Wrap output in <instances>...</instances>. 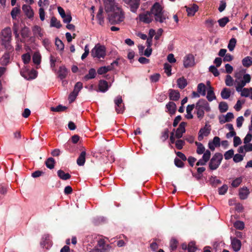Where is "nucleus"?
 I'll use <instances>...</instances> for the list:
<instances>
[{"instance_id": "obj_45", "label": "nucleus", "mask_w": 252, "mask_h": 252, "mask_svg": "<svg viewBox=\"0 0 252 252\" xmlns=\"http://www.w3.org/2000/svg\"><path fill=\"white\" fill-rule=\"evenodd\" d=\"M164 72L168 76H170L171 75V65L169 63H165L164 64Z\"/></svg>"}, {"instance_id": "obj_26", "label": "nucleus", "mask_w": 252, "mask_h": 252, "mask_svg": "<svg viewBox=\"0 0 252 252\" xmlns=\"http://www.w3.org/2000/svg\"><path fill=\"white\" fill-rule=\"evenodd\" d=\"M177 83L178 87L181 89H184L188 85L187 81L184 77L178 79Z\"/></svg>"}, {"instance_id": "obj_6", "label": "nucleus", "mask_w": 252, "mask_h": 252, "mask_svg": "<svg viewBox=\"0 0 252 252\" xmlns=\"http://www.w3.org/2000/svg\"><path fill=\"white\" fill-rule=\"evenodd\" d=\"M127 5L130 10L133 13H136L138 9L141 0H123Z\"/></svg>"}, {"instance_id": "obj_61", "label": "nucleus", "mask_w": 252, "mask_h": 252, "mask_svg": "<svg viewBox=\"0 0 252 252\" xmlns=\"http://www.w3.org/2000/svg\"><path fill=\"white\" fill-rule=\"evenodd\" d=\"M243 158H244L243 156H242L240 154H236V155H235L234 156L233 160L235 162L237 163V162H240L242 160H243Z\"/></svg>"}, {"instance_id": "obj_11", "label": "nucleus", "mask_w": 252, "mask_h": 252, "mask_svg": "<svg viewBox=\"0 0 252 252\" xmlns=\"http://www.w3.org/2000/svg\"><path fill=\"white\" fill-rule=\"evenodd\" d=\"M187 123L183 122H181L179 127L177 128L176 131L175 137L180 139L183 136V134L186 131L185 126L187 125Z\"/></svg>"}, {"instance_id": "obj_24", "label": "nucleus", "mask_w": 252, "mask_h": 252, "mask_svg": "<svg viewBox=\"0 0 252 252\" xmlns=\"http://www.w3.org/2000/svg\"><path fill=\"white\" fill-rule=\"evenodd\" d=\"M58 176L63 180H67L71 178V175L67 173H65L63 170L60 169L57 171Z\"/></svg>"}, {"instance_id": "obj_50", "label": "nucleus", "mask_w": 252, "mask_h": 252, "mask_svg": "<svg viewBox=\"0 0 252 252\" xmlns=\"http://www.w3.org/2000/svg\"><path fill=\"white\" fill-rule=\"evenodd\" d=\"M22 58L24 64H28L30 62L31 57L30 54L27 53L23 54L22 56Z\"/></svg>"}, {"instance_id": "obj_52", "label": "nucleus", "mask_w": 252, "mask_h": 252, "mask_svg": "<svg viewBox=\"0 0 252 252\" xmlns=\"http://www.w3.org/2000/svg\"><path fill=\"white\" fill-rule=\"evenodd\" d=\"M20 12V9L17 7H14L11 11V15L13 19L16 18L17 15Z\"/></svg>"}, {"instance_id": "obj_5", "label": "nucleus", "mask_w": 252, "mask_h": 252, "mask_svg": "<svg viewBox=\"0 0 252 252\" xmlns=\"http://www.w3.org/2000/svg\"><path fill=\"white\" fill-rule=\"evenodd\" d=\"M91 55L94 58H104L106 55L105 46L97 44L91 51Z\"/></svg>"}, {"instance_id": "obj_62", "label": "nucleus", "mask_w": 252, "mask_h": 252, "mask_svg": "<svg viewBox=\"0 0 252 252\" xmlns=\"http://www.w3.org/2000/svg\"><path fill=\"white\" fill-rule=\"evenodd\" d=\"M226 6V2L225 1V0H221L220 1V6H219V7L218 8L219 11L220 12H222L225 9Z\"/></svg>"}, {"instance_id": "obj_2", "label": "nucleus", "mask_w": 252, "mask_h": 252, "mask_svg": "<svg viewBox=\"0 0 252 252\" xmlns=\"http://www.w3.org/2000/svg\"><path fill=\"white\" fill-rule=\"evenodd\" d=\"M11 31L10 28H5L1 31L0 43L8 51H10L12 48L11 45Z\"/></svg>"}, {"instance_id": "obj_54", "label": "nucleus", "mask_w": 252, "mask_h": 252, "mask_svg": "<svg viewBox=\"0 0 252 252\" xmlns=\"http://www.w3.org/2000/svg\"><path fill=\"white\" fill-rule=\"evenodd\" d=\"M210 157H211V152L209 150H207L204 153L202 158L205 161L207 162L210 159Z\"/></svg>"}, {"instance_id": "obj_14", "label": "nucleus", "mask_w": 252, "mask_h": 252, "mask_svg": "<svg viewBox=\"0 0 252 252\" xmlns=\"http://www.w3.org/2000/svg\"><path fill=\"white\" fill-rule=\"evenodd\" d=\"M167 112L171 115L175 114L177 110L176 104L173 101H169L165 106Z\"/></svg>"}, {"instance_id": "obj_35", "label": "nucleus", "mask_w": 252, "mask_h": 252, "mask_svg": "<svg viewBox=\"0 0 252 252\" xmlns=\"http://www.w3.org/2000/svg\"><path fill=\"white\" fill-rule=\"evenodd\" d=\"M195 109L197 110L196 114L198 118L201 119L204 116V111L203 108H201L199 105H195Z\"/></svg>"}, {"instance_id": "obj_38", "label": "nucleus", "mask_w": 252, "mask_h": 252, "mask_svg": "<svg viewBox=\"0 0 252 252\" xmlns=\"http://www.w3.org/2000/svg\"><path fill=\"white\" fill-rule=\"evenodd\" d=\"M30 31L29 28L24 27L21 30V34L23 38H27L30 36Z\"/></svg>"}, {"instance_id": "obj_21", "label": "nucleus", "mask_w": 252, "mask_h": 252, "mask_svg": "<svg viewBox=\"0 0 252 252\" xmlns=\"http://www.w3.org/2000/svg\"><path fill=\"white\" fill-rule=\"evenodd\" d=\"M249 193V190L247 187L241 188L239 193L240 198L242 200L247 199Z\"/></svg>"}, {"instance_id": "obj_39", "label": "nucleus", "mask_w": 252, "mask_h": 252, "mask_svg": "<svg viewBox=\"0 0 252 252\" xmlns=\"http://www.w3.org/2000/svg\"><path fill=\"white\" fill-rule=\"evenodd\" d=\"M237 40L235 38H232L229 41L227 47L229 51H232L234 50L236 46Z\"/></svg>"}, {"instance_id": "obj_9", "label": "nucleus", "mask_w": 252, "mask_h": 252, "mask_svg": "<svg viewBox=\"0 0 252 252\" xmlns=\"http://www.w3.org/2000/svg\"><path fill=\"white\" fill-rule=\"evenodd\" d=\"M139 18L140 21L146 24L150 23L153 20L150 11H147L145 13L140 14L139 15Z\"/></svg>"}, {"instance_id": "obj_3", "label": "nucleus", "mask_w": 252, "mask_h": 252, "mask_svg": "<svg viewBox=\"0 0 252 252\" xmlns=\"http://www.w3.org/2000/svg\"><path fill=\"white\" fill-rule=\"evenodd\" d=\"M125 18L124 14L121 9L116 7V11L108 15V20L111 25L119 24L123 21Z\"/></svg>"}, {"instance_id": "obj_48", "label": "nucleus", "mask_w": 252, "mask_h": 252, "mask_svg": "<svg viewBox=\"0 0 252 252\" xmlns=\"http://www.w3.org/2000/svg\"><path fill=\"white\" fill-rule=\"evenodd\" d=\"M233 155H234V151L232 149H230V150L226 151L224 153V158L226 160L232 158Z\"/></svg>"}, {"instance_id": "obj_56", "label": "nucleus", "mask_w": 252, "mask_h": 252, "mask_svg": "<svg viewBox=\"0 0 252 252\" xmlns=\"http://www.w3.org/2000/svg\"><path fill=\"white\" fill-rule=\"evenodd\" d=\"M218 190L219 194L223 195L227 192L228 190V187L227 185H224L220 188H219Z\"/></svg>"}, {"instance_id": "obj_53", "label": "nucleus", "mask_w": 252, "mask_h": 252, "mask_svg": "<svg viewBox=\"0 0 252 252\" xmlns=\"http://www.w3.org/2000/svg\"><path fill=\"white\" fill-rule=\"evenodd\" d=\"M169 130L168 128L164 129V131L162 133L160 138L163 141H165L168 139L169 137Z\"/></svg>"}, {"instance_id": "obj_19", "label": "nucleus", "mask_w": 252, "mask_h": 252, "mask_svg": "<svg viewBox=\"0 0 252 252\" xmlns=\"http://www.w3.org/2000/svg\"><path fill=\"white\" fill-rule=\"evenodd\" d=\"M96 75L95 69L92 68L89 70L88 74H86L83 77L82 80L85 81H87L90 79H94Z\"/></svg>"}, {"instance_id": "obj_22", "label": "nucleus", "mask_w": 252, "mask_h": 252, "mask_svg": "<svg viewBox=\"0 0 252 252\" xmlns=\"http://www.w3.org/2000/svg\"><path fill=\"white\" fill-rule=\"evenodd\" d=\"M206 97L209 101H212L216 99V97L214 92V88L211 86H210L208 88Z\"/></svg>"}, {"instance_id": "obj_41", "label": "nucleus", "mask_w": 252, "mask_h": 252, "mask_svg": "<svg viewBox=\"0 0 252 252\" xmlns=\"http://www.w3.org/2000/svg\"><path fill=\"white\" fill-rule=\"evenodd\" d=\"M219 26L220 27H224L229 22V20L228 17H224L218 20Z\"/></svg>"}, {"instance_id": "obj_15", "label": "nucleus", "mask_w": 252, "mask_h": 252, "mask_svg": "<svg viewBox=\"0 0 252 252\" xmlns=\"http://www.w3.org/2000/svg\"><path fill=\"white\" fill-rule=\"evenodd\" d=\"M109 87L106 81L100 80L98 83V90L97 91L105 93L108 90Z\"/></svg>"}, {"instance_id": "obj_8", "label": "nucleus", "mask_w": 252, "mask_h": 252, "mask_svg": "<svg viewBox=\"0 0 252 252\" xmlns=\"http://www.w3.org/2000/svg\"><path fill=\"white\" fill-rule=\"evenodd\" d=\"M115 104V110L118 114L123 113L125 107L123 103V100L121 96H118L114 100Z\"/></svg>"}, {"instance_id": "obj_43", "label": "nucleus", "mask_w": 252, "mask_h": 252, "mask_svg": "<svg viewBox=\"0 0 252 252\" xmlns=\"http://www.w3.org/2000/svg\"><path fill=\"white\" fill-rule=\"evenodd\" d=\"M242 182V178L241 177H238L232 181L231 186L234 188H237L241 184Z\"/></svg>"}, {"instance_id": "obj_59", "label": "nucleus", "mask_w": 252, "mask_h": 252, "mask_svg": "<svg viewBox=\"0 0 252 252\" xmlns=\"http://www.w3.org/2000/svg\"><path fill=\"white\" fill-rule=\"evenodd\" d=\"M178 241L175 239H172L170 241V247L171 250L174 251L177 247Z\"/></svg>"}, {"instance_id": "obj_13", "label": "nucleus", "mask_w": 252, "mask_h": 252, "mask_svg": "<svg viewBox=\"0 0 252 252\" xmlns=\"http://www.w3.org/2000/svg\"><path fill=\"white\" fill-rule=\"evenodd\" d=\"M169 98L171 101H178L180 97V94L177 90L173 89H169Z\"/></svg>"}, {"instance_id": "obj_30", "label": "nucleus", "mask_w": 252, "mask_h": 252, "mask_svg": "<svg viewBox=\"0 0 252 252\" xmlns=\"http://www.w3.org/2000/svg\"><path fill=\"white\" fill-rule=\"evenodd\" d=\"M41 57L38 52H35L32 56V61L36 64H39L41 62Z\"/></svg>"}, {"instance_id": "obj_36", "label": "nucleus", "mask_w": 252, "mask_h": 252, "mask_svg": "<svg viewBox=\"0 0 252 252\" xmlns=\"http://www.w3.org/2000/svg\"><path fill=\"white\" fill-rule=\"evenodd\" d=\"M32 31L34 35L38 34L40 37H42L43 33L41 32V29L39 26L37 25L34 26L32 27Z\"/></svg>"}, {"instance_id": "obj_27", "label": "nucleus", "mask_w": 252, "mask_h": 252, "mask_svg": "<svg viewBox=\"0 0 252 252\" xmlns=\"http://www.w3.org/2000/svg\"><path fill=\"white\" fill-rule=\"evenodd\" d=\"M55 163V160L51 157L48 158L45 161L46 167L50 169H52L54 168Z\"/></svg>"}, {"instance_id": "obj_12", "label": "nucleus", "mask_w": 252, "mask_h": 252, "mask_svg": "<svg viewBox=\"0 0 252 252\" xmlns=\"http://www.w3.org/2000/svg\"><path fill=\"white\" fill-rule=\"evenodd\" d=\"M68 72L69 70L64 65L61 66L57 72L58 78L63 80L66 77Z\"/></svg>"}, {"instance_id": "obj_47", "label": "nucleus", "mask_w": 252, "mask_h": 252, "mask_svg": "<svg viewBox=\"0 0 252 252\" xmlns=\"http://www.w3.org/2000/svg\"><path fill=\"white\" fill-rule=\"evenodd\" d=\"M197 248L195 246V243L193 242H190L189 243L188 246V252H195Z\"/></svg>"}, {"instance_id": "obj_17", "label": "nucleus", "mask_w": 252, "mask_h": 252, "mask_svg": "<svg viewBox=\"0 0 252 252\" xmlns=\"http://www.w3.org/2000/svg\"><path fill=\"white\" fill-rule=\"evenodd\" d=\"M22 10L29 18L31 19L33 17V11L30 5L24 4L22 6Z\"/></svg>"}, {"instance_id": "obj_49", "label": "nucleus", "mask_w": 252, "mask_h": 252, "mask_svg": "<svg viewBox=\"0 0 252 252\" xmlns=\"http://www.w3.org/2000/svg\"><path fill=\"white\" fill-rule=\"evenodd\" d=\"M83 88V84L81 82H77L74 88L73 91L77 93L78 94L79 92L81 91V90Z\"/></svg>"}, {"instance_id": "obj_37", "label": "nucleus", "mask_w": 252, "mask_h": 252, "mask_svg": "<svg viewBox=\"0 0 252 252\" xmlns=\"http://www.w3.org/2000/svg\"><path fill=\"white\" fill-rule=\"evenodd\" d=\"M195 145L197 146L196 153L199 155L204 153L205 149L203 144L200 142H195Z\"/></svg>"}, {"instance_id": "obj_20", "label": "nucleus", "mask_w": 252, "mask_h": 252, "mask_svg": "<svg viewBox=\"0 0 252 252\" xmlns=\"http://www.w3.org/2000/svg\"><path fill=\"white\" fill-rule=\"evenodd\" d=\"M185 8H186V11L189 16H193L198 10V6L195 4H193L191 7L186 6Z\"/></svg>"}, {"instance_id": "obj_7", "label": "nucleus", "mask_w": 252, "mask_h": 252, "mask_svg": "<svg viewBox=\"0 0 252 252\" xmlns=\"http://www.w3.org/2000/svg\"><path fill=\"white\" fill-rule=\"evenodd\" d=\"M211 130V126L206 124L205 126L201 128L198 132V141H201L203 139L204 136H208L210 133Z\"/></svg>"}, {"instance_id": "obj_10", "label": "nucleus", "mask_w": 252, "mask_h": 252, "mask_svg": "<svg viewBox=\"0 0 252 252\" xmlns=\"http://www.w3.org/2000/svg\"><path fill=\"white\" fill-rule=\"evenodd\" d=\"M194 64V58L192 54H188L184 57V65L185 67L188 68L193 66Z\"/></svg>"}, {"instance_id": "obj_60", "label": "nucleus", "mask_w": 252, "mask_h": 252, "mask_svg": "<svg viewBox=\"0 0 252 252\" xmlns=\"http://www.w3.org/2000/svg\"><path fill=\"white\" fill-rule=\"evenodd\" d=\"M209 103L207 102V101L204 99H200L198 102L196 104V105H199V106L202 108H204L205 107L208 105Z\"/></svg>"}, {"instance_id": "obj_31", "label": "nucleus", "mask_w": 252, "mask_h": 252, "mask_svg": "<svg viewBox=\"0 0 252 252\" xmlns=\"http://www.w3.org/2000/svg\"><path fill=\"white\" fill-rule=\"evenodd\" d=\"M197 92L202 96L206 95V86L204 84L201 83L197 86Z\"/></svg>"}, {"instance_id": "obj_34", "label": "nucleus", "mask_w": 252, "mask_h": 252, "mask_svg": "<svg viewBox=\"0 0 252 252\" xmlns=\"http://www.w3.org/2000/svg\"><path fill=\"white\" fill-rule=\"evenodd\" d=\"M219 108L220 113H224L227 111L228 106L225 102H220L219 105Z\"/></svg>"}, {"instance_id": "obj_51", "label": "nucleus", "mask_w": 252, "mask_h": 252, "mask_svg": "<svg viewBox=\"0 0 252 252\" xmlns=\"http://www.w3.org/2000/svg\"><path fill=\"white\" fill-rule=\"evenodd\" d=\"M185 144V142L183 140H177L175 142V146L177 149L181 150L184 145Z\"/></svg>"}, {"instance_id": "obj_40", "label": "nucleus", "mask_w": 252, "mask_h": 252, "mask_svg": "<svg viewBox=\"0 0 252 252\" xmlns=\"http://www.w3.org/2000/svg\"><path fill=\"white\" fill-rule=\"evenodd\" d=\"M67 107L63 106L62 105H59L56 107H51V110L54 112H63L67 109Z\"/></svg>"}, {"instance_id": "obj_23", "label": "nucleus", "mask_w": 252, "mask_h": 252, "mask_svg": "<svg viewBox=\"0 0 252 252\" xmlns=\"http://www.w3.org/2000/svg\"><path fill=\"white\" fill-rule=\"evenodd\" d=\"M86 153L85 151H82L77 159V163L79 166L84 165L86 161Z\"/></svg>"}, {"instance_id": "obj_42", "label": "nucleus", "mask_w": 252, "mask_h": 252, "mask_svg": "<svg viewBox=\"0 0 252 252\" xmlns=\"http://www.w3.org/2000/svg\"><path fill=\"white\" fill-rule=\"evenodd\" d=\"M55 45L58 49L62 51H63L64 47V44L63 43L62 40H61L58 38L56 39Z\"/></svg>"}, {"instance_id": "obj_16", "label": "nucleus", "mask_w": 252, "mask_h": 252, "mask_svg": "<svg viewBox=\"0 0 252 252\" xmlns=\"http://www.w3.org/2000/svg\"><path fill=\"white\" fill-rule=\"evenodd\" d=\"M114 0H105V9L106 12L115 11Z\"/></svg>"}, {"instance_id": "obj_55", "label": "nucleus", "mask_w": 252, "mask_h": 252, "mask_svg": "<svg viewBox=\"0 0 252 252\" xmlns=\"http://www.w3.org/2000/svg\"><path fill=\"white\" fill-rule=\"evenodd\" d=\"M225 82L226 86H232L233 85V79L230 75H227Z\"/></svg>"}, {"instance_id": "obj_33", "label": "nucleus", "mask_w": 252, "mask_h": 252, "mask_svg": "<svg viewBox=\"0 0 252 252\" xmlns=\"http://www.w3.org/2000/svg\"><path fill=\"white\" fill-rule=\"evenodd\" d=\"M10 55L8 53H5L0 59V63L2 65H7L9 62Z\"/></svg>"}, {"instance_id": "obj_44", "label": "nucleus", "mask_w": 252, "mask_h": 252, "mask_svg": "<svg viewBox=\"0 0 252 252\" xmlns=\"http://www.w3.org/2000/svg\"><path fill=\"white\" fill-rule=\"evenodd\" d=\"M234 226L237 229L242 230L244 228L245 224L243 221L238 220L234 223Z\"/></svg>"}, {"instance_id": "obj_28", "label": "nucleus", "mask_w": 252, "mask_h": 252, "mask_svg": "<svg viewBox=\"0 0 252 252\" xmlns=\"http://www.w3.org/2000/svg\"><path fill=\"white\" fill-rule=\"evenodd\" d=\"M50 26L60 29L62 27V24L60 21L58 20L55 17H52L51 19Z\"/></svg>"}, {"instance_id": "obj_58", "label": "nucleus", "mask_w": 252, "mask_h": 252, "mask_svg": "<svg viewBox=\"0 0 252 252\" xmlns=\"http://www.w3.org/2000/svg\"><path fill=\"white\" fill-rule=\"evenodd\" d=\"M174 163L178 167L182 168L184 166V162L180 159L177 158L174 159Z\"/></svg>"}, {"instance_id": "obj_46", "label": "nucleus", "mask_w": 252, "mask_h": 252, "mask_svg": "<svg viewBox=\"0 0 252 252\" xmlns=\"http://www.w3.org/2000/svg\"><path fill=\"white\" fill-rule=\"evenodd\" d=\"M217 67L214 65H211L209 68V71L212 73L215 77L218 76L220 75L219 71Z\"/></svg>"}, {"instance_id": "obj_32", "label": "nucleus", "mask_w": 252, "mask_h": 252, "mask_svg": "<svg viewBox=\"0 0 252 252\" xmlns=\"http://www.w3.org/2000/svg\"><path fill=\"white\" fill-rule=\"evenodd\" d=\"M231 92L229 89L226 88H223L221 91L220 95L223 99H227L230 96Z\"/></svg>"}, {"instance_id": "obj_57", "label": "nucleus", "mask_w": 252, "mask_h": 252, "mask_svg": "<svg viewBox=\"0 0 252 252\" xmlns=\"http://www.w3.org/2000/svg\"><path fill=\"white\" fill-rule=\"evenodd\" d=\"M77 95H78L77 93H76L74 91H73V92H72L68 96V100H69V102L72 103V102H73L75 100Z\"/></svg>"}, {"instance_id": "obj_4", "label": "nucleus", "mask_w": 252, "mask_h": 252, "mask_svg": "<svg viewBox=\"0 0 252 252\" xmlns=\"http://www.w3.org/2000/svg\"><path fill=\"white\" fill-rule=\"evenodd\" d=\"M222 158L223 156L221 153H215L209 162V169L211 170H216L220 164Z\"/></svg>"}, {"instance_id": "obj_18", "label": "nucleus", "mask_w": 252, "mask_h": 252, "mask_svg": "<svg viewBox=\"0 0 252 252\" xmlns=\"http://www.w3.org/2000/svg\"><path fill=\"white\" fill-rule=\"evenodd\" d=\"M231 245L235 252H238L241 247V242L236 238H231Z\"/></svg>"}, {"instance_id": "obj_1", "label": "nucleus", "mask_w": 252, "mask_h": 252, "mask_svg": "<svg viewBox=\"0 0 252 252\" xmlns=\"http://www.w3.org/2000/svg\"><path fill=\"white\" fill-rule=\"evenodd\" d=\"M150 12L154 15L155 20L157 22L163 23L166 19H169L167 14L165 13L161 5L158 2L154 3L151 7Z\"/></svg>"}, {"instance_id": "obj_63", "label": "nucleus", "mask_w": 252, "mask_h": 252, "mask_svg": "<svg viewBox=\"0 0 252 252\" xmlns=\"http://www.w3.org/2000/svg\"><path fill=\"white\" fill-rule=\"evenodd\" d=\"M160 76L159 74L156 73L150 76V80L153 82H157L159 80Z\"/></svg>"}, {"instance_id": "obj_29", "label": "nucleus", "mask_w": 252, "mask_h": 252, "mask_svg": "<svg viewBox=\"0 0 252 252\" xmlns=\"http://www.w3.org/2000/svg\"><path fill=\"white\" fill-rule=\"evenodd\" d=\"M242 63L244 66L249 67L252 65V58L247 56L242 60Z\"/></svg>"}, {"instance_id": "obj_25", "label": "nucleus", "mask_w": 252, "mask_h": 252, "mask_svg": "<svg viewBox=\"0 0 252 252\" xmlns=\"http://www.w3.org/2000/svg\"><path fill=\"white\" fill-rule=\"evenodd\" d=\"M103 12V8L100 7L99 8L98 11L96 15V18L98 20V23L101 26H103L104 24V17L102 15Z\"/></svg>"}, {"instance_id": "obj_64", "label": "nucleus", "mask_w": 252, "mask_h": 252, "mask_svg": "<svg viewBox=\"0 0 252 252\" xmlns=\"http://www.w3.org/2000/svg\"><path fill=\"white\" fill-rule=\"evenodd\" d=\"M242 143L240 138L238 136H234L233 139V145L235 147H237L238 145Z\"/></svg>"}]
</instances>
